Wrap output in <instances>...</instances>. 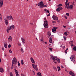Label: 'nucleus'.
<instances>
[{"label": "nucleus", "instance_id": "nucleus-46", "mask_svg": "<svg viewBox=\"0 0 76 76\" xmlns=\"http://www.w3.org/2000/svg\"><path fill=\"white\" fill-rule=\"evenodd\" d=\"M58 6H60V7H61V6H62V4H59L58 5Z\"/></svg>", "mask_w": 76, "mask_h": 76}, {"label": "nucleus", "instance_id": "nucleus-26", "mask_svg": "<svg viewBox=\"0 0 76 76\" xmlns=\"http://www.w3.org/2000/svg\"><path fill=\"white\" fill-rule=\"evenodd\" d=\"M48 35H49V36H50V35H51V32H50V31H48Z\"/></svg>", "mask_w": 76, "mask_h": 76}, {"label": "nucleus", "instance_id": "nucleus-13", "mask_svg": "<svg viewBox=\"0 0 76 76\" xmlns=\"http://www.w3.org/2000/svg\"><path fill=\"white\" fill-rule=\"evenodd\" d=\"M30 60L32 63H34V64L35 63V61H34V58H32L31 57L30 58Z\"/></svg>", "mask_w": 76, "mask_h": 76}, {"label": "nucleus", "instance_id": "nucleus-15", "mask_svg": "<svg viewBox=\"0 0 76 76\" xmlns=\"http://www.w3.org/2000/svg\"><path fill=\"white\" fill-rule=\"evenodd\" d=\"M4 69L0 67V72H1V73H3L4 72Z\"/></svg>", "mask_w": 76, "mask_h": 76}, {"label": "nucleus", "instance_id": "nucleus-47", "mask_svg": "<svg viewBox=\"0 0 76 76\" xmlns=\"http://www.w3.org/2000/svg\"><path fill=\"white\" fill-rule=\"evenodd\" d=\"M13 65V64H12V66H11V69H13V66H12Z\"/></svg>", "mask_w": 76, "mask_h": 76}, {"label": "nucleus", "instance_id": "nucleus-44", "mask_svg": "<svg viewBox=\"0 0 76 76\" xmlns=\"http://www.w3.org/2000/svg\"><path fill=\"white\" fill-rule=\"evenodd\" d=\"M32 72L33 73L34 75H35V72L33 71H32Z\"/></svg>", "mask_w": 76, "mask_h": 76}, {"label": "nucleus", "instance_id": "nucleus-3", "mask_svg": "<svg viewBox=\"0 0 76 76\" xmlns=\"http://www.w3.org/2000/svg\"><path fill=\"white\" fill-rule=\"evenodd\" d=\"M15 29V26L13 25H12L10 27H9L7 29V33H9V31L11 29Z\"/></svg>", "mask_w": 76, "mask_h": 76}, {"label": "nucleus", "instance_id": "nucleus-11", "mask_svg": "<svg viewBox=\"0 0 76 76\" xmlns=\"http://www.w3.org/2000/svg\"><path fill=\"white\" fill-rule=\"evenodd\" d=\"M3 0H0V7H1L3 6Z\"/></svg>", "mask_w": 76, "mask_h": 76}, {"label": "nucleus", "instance_id": "nucleus-45", "mask_svg": "<svg viewBox=\"0 0 76 76\" xmlns=\"http://www.w3.org/2000/svg\"><path fill=\"white\" fill-rule=\"evenodd\" d=\"M21 76H26L25 75H24V74H21Z\"/></svg>", "mask_w": 76, "mask_h": 76}, {"label": "nucleus", "instance_id": "nucleus-53", "mask_svg": "<svg viewBox=\"0 0 76 76\" xmlns=\"http://www.w3.org/2000/svg\"><path fill=\"white\" fill-rule=\"evenodd\" d=\"M58 28L57 27H55V29H56H56H57Z\"/></svg>", "mask_w": 76, "mask_h": 76}, {"label": "nucleus", "instance_id": "nucleus-35", "mask_svg": "<svg viewBox=\"0 0 76 76\" xmlns=\"http://www.w3.org/2000/svg\"><path fill=\"white\" fill-rule=\"evenodd\" d=\"M73 50H75V51H76V46L75 47L73 48Z\"/></svg>", "mask_w": 76, "mask_h": 76}, {"label": "nucleus", "instance_id": "nucleus-25", "mask_svg": "<svg viewBox=\"0 0 76 76\" xmlns=\"http://www.w3.org/2000/svg\"><path fill=\"white\" fill-rule=\"evenodd\" d=\"M12 39H8V42L9 43V42H12Z\"/></svg>", "mask_w": 76, "mask_h": 76}, {"label": "nucleus", "instance_id": "nucleus-62", "mask_svg": "<svg viewBox=\"0 0 76 76\" xmlns=\"http://www.w3.org/2000/svg\"><path fill=\"white\" fill-rule=\"evenodd\" d=\"M44 19L45 20H47V19L46 18H44Z\"/></svg>", "mask_w": 76, "mask_h": 76}, {"label": "nucleus", "instance_id": "nucleus-12", "mask_svg": "<svg viewBox=\"0 0 76 76\" xmlns=\"http://www.w3.org/2000/svg\"><path fill=\"white\" fill-rule=\"evenodd\" d=\"M4 20H5L4 22L6 25L7 26V25H8V20L7 18H6Z\"/></svg>", "mask_w": 76, "mask_h": 76}, {"label": "nucleus", "instance_id": "nucleus-39", "mask_svg": "<svg viewBox=\"0 0 76 76\" xmlns=\"http://www.w3.org/2000/svg\"><path fill=\"white\" fill-rule=\"evenodd\" d=\"M10 76H13V74L12 72H10Z\"/></svg>", "mask_w": 76, "mask_h": 76}, {"label": "nucleus", "instance_id": "nucleus-22", "mask_svg": "<svg viewBox=\"0 0 76 76\" xmlns=\"http://www.w3.org/2000/svg\"><path fill=\"white\" fill-rule=\"evenodd\" d=\"M4 47L5 48H7V43H4Z\"/></svg>", "mask_w": 76, "mask_h": 76}, {"label": "nucleus", "instance_id": "nucleus-48", "mask_svg": "<svg viewBox=\"0 0 76 76\" xmlns=\"http://www.w3.org/2000/svg\"><path fill=\"white\" fill-rule=\"evenodd\" d=\"M50 16V13H49L47 16V17Z\"/></svg>", "mask_w": 76, "mask_h": 76}, {"label": "nucleus", "instance_id": "nucleus-43", "mask_svg": "<svg viewBox=\"0 0 76 76\" xmlns=\"http://www.w3.org/2000/svg\"><path fill=\"white\" fill-rule=\"evenodd\" d=\"M59 9L60 10H63V8H62V7H61V8H60Z\"/></svg>", "mask_w": 76, "mask_h": 76}, {"label": "nucleus", "instance_id": "nucleus-9", "mask_svg": "<svg viewBox=\"0 0 76 76\" xmlns=\"http://www.w3.org/2000/svg\"><path fill=\"white\" fill-rule=\"evenodd\" d=\"M69 74L70 75H71V76H76V75H75V74L74 73H73V72L72 71H70L69 73Z\"/></svg>", "mask_w": 76, "mask_h": 76}, {"label": "nucleus", "instance_id": "nucleus-10", "mask_svg": "<svg viewBox=\"0 0 76 76\" xmlns=\"http://www.w3.org/2000/svg\"><path fill=\"white\" fill-rule=\"evenodd\" d=\"M52 18L53 20H58V17H57L55 16V15H53V16Z\"/></svg>", "mask_w": 76, "mask_h": 76}, {"label": "nucleus", "instance_id": "nucleus-27", "mask_svg": "<svg viewBox=\"0 0 76 76\" xmlns=\"http://www.w3.org/2000/svg\"><path fill=\"white\" fill-rule=\"evenodd\" d=\"M56 12H60V10L59 8H57L56 9Z\"/></svg>", "mask_w": 76, "mask_h": 76}, {"label": "nucleus", "instance_id": "nucleus-51", "mask_svg": "<svg viewBox=\"0 0 76 76\" xmlns=\"http://www.w3.org/2000/svg\"><path fill=\"white\" fill-rule=\"evenodd\" d=\"M64 51H65V53L66 54H67V50H65Z\"/></svg>", "mask_w": 76, "mask_h": 76}, {"label": "nucleus", "instance_id": "nucleus-18", "mask_svg": "<svg viewBox=\"0 0 76 76\" xmlns=\"http://www.w3.org/2000/svg\"><path fill=\"white\" fill-rule=\"evenodd\" d=\"M57 68L58 69V72H60V70H61V69H60V67L59 66H58L57 67Z\"/></svg>", "mask_w": 76, "mask_h": 76}, {"label": "nucleus", "instance_id": "nucleus-52", "mask_svg": "<svg viewBox=\"0 0 76 76\" xmlns=\"http://www.w3.org/2000/svg\"><path fill=\"white\" fill-rule=\"evenodd\" d=\"M18 45H19V46H20L21 45V44H20V43L18 44Z\"/></svg>", "mask_w": 76, "mask_h": 76}, {"label": "nucleus", "instance_id": "nucleus-38", "mask_svg": "<svg viewBox=\"0 0 76 76\" xmlns=\"http://www.w3.org/2000/svg\"><path fill=\"white\" fill-rule=\"evenodd\" d=\"M8 39H12V37L10 36L8 38Z\"/></svg>", "mask_w": 76, "mask_h": 76}, {"label": "nucleus", "instance_id": "nucleus-55", "mask_svg": "<svg viewBox=\"0 0 76 76\" xmlns=\"http://www.w3.org/2000/svg\"><path fill=\"white\" fill-rule=\"evenodd\" d=\"M48 10H46V9H45L44 10V11H45V12H47Z\"/></svg>", "mask_w": 76, "mask_h": 76}, {"label": "nucleus", "instance_id": "nucleus-42", "mask_svg": "<svg viewBox=\"0 0 76 76\" xmlns=\"http://www.w3.org/2000/svg\"><path fill=\"white\" fill-rule=\"evenodd\" d=\"M66 15H67V16H69V13H66Z\"/></svg>", "mask_w": 76, "mask_h": 76}, {"label": "nucleus", "instance_id": "nucleus-63", "mask_svg": "<svg viewBox=\"0 0 76 76\" xmlns=\"http://www.w3.org/2000/svg\"><path fill=\"white\" fill-rule=\"evenodd\" d=\"M63 27H64V28H66V26H63Z\"/></svg>", "mask_w": 76, "mask_h": 76}, {"label": "nucleus", "instance_id": "nucleus-56", "mask_svg": "<svg viewBox=\"0 0 76 76\" xmlns=\"http://www.w3.org/2000/svg\"><path fill=\"white\" fill-rule=\"evenodd\" d=\"M58 9H60V7L58 5Z\"/></svg>", "mask_w": 76, "mask_h": 76}, {"label": "nucleus", "instance_id": "nucleus-7", "mask_svg": "<svg viewBox=\"0 0 76 76\" xmlns=\"http://www.w3.org/2000/svg\"><path fill=\"white\" fill-rule=\"evenodd\" d=\"M32 66L33 67V68L34 70H35L36 71H38V67H37V65L35 66V65L33 64H32Z\"/></svg>", "mask_w": 76, "mask_h": 76}, {"label": "nucleus", "instance_id": "nucleus-19", "mask_svg": "<svg viewBox=\"0 0 76 76\" xmlns=\"http://www.w3.org/2000/svg\"><path fill=\"white\" fill-rule=\"evenodd\" d=\"M23 44H25V39L23 38H21Z\"/></svg>", "mask_w": 76, "mask_h": 76}, {"label": "nucleus", "instance_id": "nucleus-50", "mask_svg": "<svg viewBox=\"0 0 76 76\" xmlns=\"http://www.w3.org/2000/svg\"><path fill=\"white\" fill-rule=\"evenodd\" d=\"M18 67H19V66H20V63L18 64Z\"/></svg>", "mask_w": 76, "mask_h": 76}, {"label": "nucleus", "instance_id": "nucleus-1", "mask_svg": "<svg viewBox=\"0 0 76 76\" xmlns=\"http://www.w3.org/2000/svg\"><path fill=\"white\" fill-rule=\"evenodd\" d=\"M38 5V6H39V8H42L43 7H46L47 5H44V4H43V2L42 1H41L39 3L36 4V5Z\"/></svg>", "mask_w": 76, "mask_h": 76}, {"label": "nucleus", "instance_id": "nucleus-57", "mask_svg": "<svg viewBox=\"0 0 76 76\" xmlns=\"http://www.w3.org/2000/svg\"><path fill=\"white\" fill-rule=\"evenodd\" d=\"M52 23H56V21H53L52 22Z\"/></svg>", "mask_w": 76, "mask_h": 76}, {"label": "nucleus", "instance_id": "nucleus-61", "mask_svg": "<svg viewBox=\"0 0 76 76\" xmlns=\"http://www.w3.org/2000/svg\"><path fill=\"white\" fill-rule=\"evenodd\" d=\"M2 50L3 51H4V48H2Z\"/></svg>", "mask_w": 76, "mask_h": 76}, {"label": "nucleus", "instance_id": "nucleus-64", "mask_svg": "<svg viewBox=\"0 0 76 76\" xmlns=\"http://www.w3.org/2000/svg\"><path fill=\"white\" fill-rule=\"evenodd\" d=\"M45 44H47V42H45Z\"/></svg>", "mask_w": 76, "mask_h": 76}, {"label": "nucleus", "instance_id": "nucleus-49", "mask_svg": "<svg viewBox=\"0 0 76 76\" xmlns=\"http://www.w3.org/2000/svg\"><path fill=\"white\" fill-rule=\"evenodd\" d=\"M57 22H58V23H60V20H58L57 21Z\"/></svg>", "mask_w": 76, "mask_h": 76}, {"label": "nucleus", "instance_id": "nucleus-32", "mask_svg": "<svg viewBox=\"0 0 76 76\" xmlns=\"http://www.w3.org/2000/svg\"><path fill=\"white\" fill-rule=\"evenodd\" d=\"M64 35H65L66 36H67V33L66 32H65L64 33Z\"/></svg>", "mask_w": 76, "mask_h": 76}, {"label": "nucleus", "instance_id": "nucleus-23", "mask_svg": "<svg viewBox=\"0 0 76 76\" xmlns=\"http://www.w3.org/2000/svg\"><path fill=\"white\" fill-rule=\"evenodd\" d=\"M60 59H59V58H57L56 59V61L58 63H60Z\"/></svg>", "mask_w": 76, "mask_h": 76}, {"label": "nucleus", "instance_id": "nucleus-5", "mask_svg": "<svg viewBox=\"0 0 76 76\" xmlns=\"http://www.w3.org/2000/svg\"><path fill=\"white\" fill-rule=\"evenodd\" d=\"M50 59L53 61H56V58H57V57L56 56H53L52 55H50Z\"/></svg>", "mask_w": 76, "mask_h": 76}, {"label": "nucleus", "instance_id": "nucleus-21", "mask_svg": "<svg viewBox=\"0 0 76 76\" xmlns=\"http://www.w3.org/2000/svg\"><path fill=\"white\" fill-rule=\"evenodd\" d=\"M12 19L13 20V17H12V16L10 15V16L9 20H12Z\"/></svg>", "mask_w": 76, "mask_h": 76}, {"label": "nucleus", "instance_id": "nucleus-8", "mask_svg": "<svg viewBox=\"0 0 76 76\" xmlns=\"http://www.w3.org/2000/svg\"><path fill=\"white\" fill-rule=\"evenodd\" d=\"M14 70H15V73L16 75V76H20V75L19 74V73H18V72H19L18 71L16 70V69H15Z\"/></svg>", "mask_w": 76, "mask_h": 76}, {"label": "nucleus", "instance_id": "nucleus-14", "mask_svg": "<svg viewBox=\"0 0 76 76\" xmlns=\"http://www.w3.org/2000/svg\"><path fill=\"white\" fill-rule=\"evenodd\" d=\"M73 7V5H71L69 6L68 7H67V9H72Z\"/></svg>", "mask_w": 76, "mask_h": 76}, {"label": "nucleus", "instance_id": "nucleus-60", "mask_svg": "<svg viewBox=\"0 0 76 76\" xmlns=\"http://www.w3.org/2000/svg\"><path fill=\"white\" fill-rule=\"evenodd\" d=\"M71 47H73V44H71Z\"/></svg>", "mask_w": 76, "mask_h": 76}, {"label": "nucleus", "instance_id": "nucleus-59", "mask_svg": "<svg viewBox=\"0 0 76 76\" xmlns=\"http://www.w3.org/2000/svg\"><path fill=\"white\" fill-rule=\"evenodd\" d=\"M48 13H50V11H49V10H48L47 11Z\"/></svg>", "mask_w": 76, "mask_h": 76}, {"label": "nucleus", "instance_id": "nucleus-41", "mask_svg": "<svg viewBox=\"0 0 76 76\" xmlns=\"http://www.w3.org/2000/svg\"><path fill=\"white\" fill-rule=\"evenodd\" d=\"M49 50H50V51L51 52L52 51V48H49Z\"/></svg>", "mask_w": 76, "mask_h": 76}, {"label": "nucleus", "instance_id": "nucleus-29", "mask_svg": "<svg viewBox=\"0 0 76 76\" xmlns=\"http://www.w3.org/2000/svg\"><path fill=\"white\" fill-rule=\"evenodd\" d=\"M23 60H21V64L22 66L23 65Z\"/></svg>", "mask_w": 76, "mask_h": 76}, {"label": "nucleus", "instance_id": "nucleus-2", "mask_svg": "<svg viewBox=\"0 0 76 76\" xmlns=\"http://www.w3.org/2000/svg\"><path fill=\"white\" fill-rule=\"evenodd\" d=\"M17 63V60L16 59V58L15 57L13 58L12 61V66H13L14 65V68H17V66H16Z\"/></svg>", "mask_w": 76, "mask_h": 76}, {"label": "nucleus", "instance_id": "nucleus-4", "mask_svg": "<svg viewBox=\"0 0 76 76\" xmlns=\"http://www.w3.org/2000/svg\"><path fill=\"white\" fill-rule=\"evenodd\" d=\"M44 26L46 28H48V21L47 20L45 21L44 22Z\"/></svg>", "mask_w": 76, "mask_h": 76}, {"label": "nucleus", "instance_id": "nucleus-40", "mask_svg": "<svg viewBox=\"0 0 76 76\" xmlns=\"http://www.w3.org/2000/svg\"><path fill=\"white\" fill-rule=\"evenodd\" d=\"M7 19L8 20H9V17L8 16H7Z\"/></svg>", "mask_w": 76, "mask_h": 76}, {"label": "nucleus", "instance_id": "nucleus-30", "mask_svg": "<svg viewBox=\"0 0 76 76\" xmlns=\"http://www.w3.org/2000/svg\"><path fill=\"white\" fill-rule=\"evenodd\" d=\"M53 68L55 70H56V71H57V68H56V67H53Z\"/></svg>", "mask_w": 76, "mask_h": 76}, {"label": "nucleus", "instance_id": "nucleus-24", "mask_svg": "<svg viewBox=\"0 0 76 76\" xmlns=\"http://www.w3.org/2000/svg\"><path fill=\"white\" fill-rule=\"evenodd\" d=\"M67 2H68V0H66V1L65 3V5H66V7L67 8V7H67Z\"/></svg>", "mask_w": 76, "mask_h": 76}, {"label": "nucleus", "instance_id": "nucleus-31", "mask_svg": "<svg viewBox=\"0 0 76 76\" xmlns=\"http://www.w3.org/2000/svg\"><path fill=\"white\" fill-rule=\"evenodd\" d=\"M69 44H72L73 43V41H71L69 42Z\"/></svg>", "mask_w": 76, "mask_h": 76}, {"label": "nucleus", "instance_id": "nucleus-34", "mask_svg": "<svg viewBox=\"0 0 76 76\" xmlns=\"http://www.w3.org/2000/svg\"><path fill=\"white\" fill-rule=\"evenodd\" d=\"M40 42H44V41L43 40V39H40Z\"/></svg>", "mask_w": 76, "mask_h": 76}, {"label": "nucleus", "instance_id": "nucleus-54", "mask_svg": "<svg viewBox=\"0 0 76 76\" xmlns=\"http://www.w3.org/2000/svg\"><path fill=\"white\" fill-rule=\"evenodd\" d=\"M61 67L62 68H64V66H62V65H61Z\"/></svg>", "mask_w": 76, "mask_h": 76}, {"label": "nucleus", "instance_id": "nucleus-28", "mask_svg": "<svg viewBox=\"0 0 76 76\" xmlns=\"http://www.w3.org/2000/svg\"><path fill=\"white\" fill-rule=\"evenodd\" d=\"M20 51L22 53H23L24 52V51H23V48H21L20 49Z\"/></svg>", "mask_w": 76, "mask_h": 76}, {"label": "nucleus", "instance_id": "nucleus-6", "mask_svg": "<svg viewBox=\"0 0 76 76\" xmlns=\"http://www.w3.org/2000/svg\"><path fill=\"white\" fill-rule=\"evenodd\" d=\"M70 59L72 61H75V57L74 55H72L71 56Z\"/></svg>", "mask_w": 76, "mask_h": 76}, {"label": "nucleus", "instance_id": "nucleus-17", "mask_svg": "<svg viewBox=\"0 0 76 76\" xmlns=\"http://www.w3.org/2000/svg\"><path fill=\"white\" fill-rule=\"evenodd\" d=\"M38 76H42V75H41V74L40 72H38L37 73Z\"/></svg>", "mask_w": 76, "mask_h": 76}, {"label": "nucleus", "instance_id": "nucleus-58", "mask_svg": "<svg viewBox=\"0 0 76 76\" xmlns=\"http://www.w3.org/2000/svg\"><path fill=\"white\" fill-rule=\"evenodd\" d=\"M64 17H65V19H67V17H66V16H64Z\"/></svg>", "mask_w": 76, "mask_h": 76}, {"label": "nucleus", "instance_id": "nucleus-37", "mask_svg": "<svg viewBox=\"0 0 76 76\" xmlns=\"http://www.w3.org/2000/svg\"><path fill=\"white\" fill-rule=\"evenodd\" d=\"M10 47H11V45H10V44L8 45V48H10Z\"/></svg>", "mask_w": 76, "mask_h": 76}, {"label": "nucleus", "instance_id": "nucleus-20", "mask_svg": "<svg viewBox=\"0 0 76 76\" xmlns=\"http://www.w3.org/2000/svg\"><path fill=\"white\" fill-rule=\"evenodd\" d=\"M49 39V42H50V43H51L53 42V41L52 40V38L51 37H50Z\"/></svg>", "mask_w": 76, "mask_h": 76}, {"label": "nucleus", "instance_id": "nucleus-33", "mask_svg": "<svg viewBox=\"0 0 76 76\" xmlns=\"http://www.w3.org/2000/svg\"><path fill=\"white\" fill-rule=\"evenodd\" d=\"M63 38H64V40H65V41H66V36H64L63 37Z\"/></svg>", "mask_w": 76, "mask_h": 76}, {"label": "nucleus", "instance_id": "nucleus-16", "mask_svg": "<svg viewBox=\"0 0 76 76\" xmlns=\"http://www.w3.org/2000/svg\"><path fill=\"white\" fill-rule=\"evenodd\" d=\"M56 29L55 28V27H53L52 29V32L54 33H56Z\"/></svg>", "mask_w": 76, "mask_h": 76}, {"label": "nucleus", "instance_id": "nucleus-36", "mask_svg": "<svg viewBox=\"0 0 76 76\" xmlns=\"http://www.w3.org/2000/svg\"><path fill=\"white\" fill-rule=\"evenodd\" d=\"M9 52L11 54H12V50H11L10 49V50H9Z\"/></svg>", "mask_w": 76, "mask_h": 76}]
</instances>
